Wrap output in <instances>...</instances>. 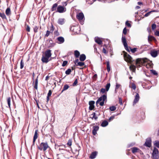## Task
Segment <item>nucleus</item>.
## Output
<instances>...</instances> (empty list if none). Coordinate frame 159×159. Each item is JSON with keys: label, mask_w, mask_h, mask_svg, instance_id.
<instances>
[{"label": "nucleus", "mask_w": 159, "mask_h": 159, "mask_svg": "<svg viewBox=\"0 0 159 159\" xmlns=\"http://www.w3.org/2000/svg\"><path fill=\"white\" fill-rule=\"evenodd\" d=\"M137 48H130V50L132 53H134L137 51Z\"/></svg>", "instance_id": "obj_48"}, {"label": "nucleus", "mask_w": 159, "mask_h": 159, "mask_svg": "<svg viewBox=\"0 0 159 159\" xmlns=\"http://www.w3.org/2000/svg\"><path fill=\"white\" fill-rule=\"evenodd\" d=\"M54 30V27L53 25L52 24L51 26L50 27V31H51L52 32V34L53 33V32Z\"/></svg>", "instance_id": "obj_46"}, {"label": "nucleus", "mask_w": 159, "mask_h": 159, "mask_svg": "<svg viewBox=\"0 0 159 159\" xmlns=\"http://www.w3.org/2000/svg\"><path fill=\"white\" fill-rule=\"evenodd\" d=\"M155 34L156 35L159 36V31H156L155 33Z\"/></svg>", "instance_id": "obj_60"}, {"label": "nucleus", "mask_w": 159, "mask_h": 159, "mask_svg": "<svg viewBox=\"0 0 159 159\" xmlns=\"http://www.w3.org/2000/svg\"><path fill=\"white\" fill-rule=\"evenodd\" d=\"M80 28L78 26H73L71 28V30H72L74 32L78 33H79Z\"/></svg>", "instance_id": "obj_11"}, {"label": "nucleus", "mask_w": 159, "mask_h": 159, "mask_svg": "<svg viewBox=\"0 0 159 159\" xmlns=\"http://www.w3.org/2000/svg\"><path fill=\"white\" fill-rule=\"evenodd\" d=\"M69 88V86L67 84H66L64 85L63 89L61 91V93L63 92L64 91L66 90Z\"/></svg>", "instance_id": "obj_26"}, {"label": "nucleus", "mask_w": 159, "mask_h": 159, "mask_svg": "<svg viewBox=\"0 0 159 159\" xmlns=\"http://www.w3.org/2000/svg\"><path fill=\"white\" fill-rule=\"evenodd\" d=\"M98 152L95 151L92 152L90 155L89 157L91 159L95 158L97 155Z\"/></svg>", "instance_id": "obj_18"}, {"label": "nucleus", "mask_w": 159, "mask_h": 159, "mask_svg": "<svg viewBox=\"0 0 159 159\" xmlns=\"http://www.w3.org/2000/svg\"><path fill=\"white\" fill-rule=\"evenodd\" d=\"M131 88L134 90L135 89H136V88L135 84L133 83H131Z\"/></svg>", "instance_id": "obj_45"}, {"label": "nucleus", "mask_w": 159, "mask_h": 159, "mask_svg": "<svg viewBox=\"0 0 159 159\" xmlns=\"http://www.w3.org/2000/svg\"><path fill=\"white\" fill-rule=\"evenodd\" d=\"M108 124V122L107 120H105L102 122L101 125L103 127H105L107 126Z\"/></svg>", "instance_id": "obj_22"}, {"label": "nucleus", "mask_w": 159, "mask_h": 159, "mask_svg": "<svg viewBox=\"0 0 159 159\" xmlns=\"http://www.w3.org/2000/svg\"><path fill=\"white\" fill-rule=\"evenodd\" d=\"M76 17L79 20H82L84 18V16L82 12H80L77 15Z\"/></svg>", "instance_id": "obj_14"}, {"label": "nucleus", "mask_w": 159, "mask_h": 159, "mask_svg": "<svg viewBox=\"0 0 159 159\" xmlns=\"http://www.w3.org/2000/svg\"><path fill=\"white\" fill-rule=\"evenodd\" d=\"M110 83H107L106 86V92H107L108 90H109V89L110 88Z\"/></svg>", "instance_id": "obj_36"}, {"label": "nucleus", "mask_w": 159, "mask_h": 159, "mask_svg": "<svg viewBox=\"0 0 159 159\" xmlns=\"http://www.w3.org/2000/svg\"><path fill=\"white\" fill-rule=\"evenodd\" d=\"M92 116H93L92 117V119H94L95 120H96L98 119V117L96 115V113L95 112H93L91 114Z\"/></svg>", "instance_id": "obj_33"}, {"label": "nucleus", "mask_w": 159, "mask_h": 159, "mask_svg": "<svg viewBox=\"0 0 159 159\" xmlns=\"http://www.w3.org/2000/svg\"><path fill=\"white\" fill-rule=\"evenodd\" d=\"M67 144L69 146H70L71 145L72 141L70 139L68 140V141L67 143Z\"/></svg>", "instance_id": "obj_51"}, {"label": "nucleus", "mask_w": 159, "mask_h": 159, "mask_svg": "<svg viewBox=\"0 0 159 159\" xmlns=\"http://www.w3.org/2000/svg\"><path fill=\"white\" fill-rule=\"evenodd\" d=\"M150 54L152 57H156L158 55V51H152L151 52Z\"/></svg>", "instance_id": "obj_19"}, {"label": "nucleus", "mask_w": 159, "mask_h": 159, "mask_svg": "<svg viewBox=\"0 0 159 159\" xmlns=\"http://www.w3.org/2000/svg\"><path fill=\"white\" fill-rule=\"evenodd\" d=\"M24 63L23 62V59H21L20 62V68L22 69L24 67Z\"/></svg>", "instance_id": "obj_41"}, {"label": "nucleus", "mask_w": 159, "mask_h": 159, "mask_svg": "<svg viewBox=\"0 0 159 159\" xmlns=\"http://www.w3.org/2000/svg\"><path fill=\"white\" fill-rule=\"evenodd\" d=\"M139 94L138 93H136V95L134 99V100L133 102V105H134L137 102H138L139 99Z\"/></svg>", "instance_id": "obj_13"}, {"label": "nucleus", "mask_w": 159, "mask_h": 159, "mask_svg": "<svg viewBox=\"0 0 159 159\" xmlns=\"http://www.w3.org/2000/svg\"><path fill=\"white\" fill-rule=\"evenodd\" d=\"M124 57L125 61H126L128 62H131L132 61V58L126 52L124 53Z\"/></svg>", "instance_id": "obj_6"}, {"label": "nucleus", "mask_w": 159, "mask_h": 159, "mask_svg": "<svg viewBox=\"0 0 159 159\" xmlns=\"http://www.w3.org/2000/svg\"><path fill=\"white\" fill-rule=\"evenodd\" d=\"M49 42L51 44V46L53 47L55 45V43H53V41L52 39L49 40Z\"/></svg>", "instance_id": "obj_44"}, {"label": "nucleus", "mask_w": 159, "mask_h": 159, "mask_svg": "<svg viewBox=\"0 0 159 159\" xmlns=\"http://www.w3.org/2000/svg\"><path fill=\"white\" fill-rule=\"evenodd\" d=\"M68 62L66 61H63L62 64V66H66Z\"/></svg>", "instance_id": "obj_50"}, {"label": "nucleus", "mask_w": 159, "mask_h": 159, "mask_svg": "<svg viewBox=\"0 0 159 159\" xmlns=\"http://www.w3.org/2000/svg\"><path fill=\"white\" fill-rule=\"evenodd\" d=\"M116 108V107L115 106H112L110 107H109V109L111 111H115Z\"/></svg>", "instance_id": "obj_35"}, {"label": "nucleus", "mask_w": 159, "mask_h": 159, "mask_svg": "<svg viewBox=\"0 0 159 159\" xmlns=\"http://www.w3.org/2000/svg\"><path fill=\"white\" fill-rule=\"evenodd\" d=\"M96 0H87L86 1V2L88 3V4L91 5L92 4L93 2L95 1Z\"/></svg>", "instance_id": "obj_34"}, {"label": "nucleus", "mask_w": 159, "mask_h": 159, "mask_svg": "<svg viewBox=\"0 0 159 159\" xmlns=\"http://www.w3.org/2000/svg\"><path fill=\"white\" fill-rule=\"evenodd\" d=\"M38 76L37 77L36 79L35 80L34 83V88L36 89H37L38 88Z\"/></svg>", "instance_id": "obj_30"}, {"label": "nucleus", "mask_w": 159, "mask_h": 159, "mask_svg": "<svg viewBox=\"0 0 159 159\" xmlns=\"http://www.w3.org/2000/svg\"><path fill=\"white\" fill-rule=\"evenodd\" d=\"M93 130L92 131L93 134L94 135H95L97 134V132L98 130L99 129V127L98 126H94L93 127Z\"/></svg>", "instance_id": "obj_16"}, {"label": "nucleus", "mask_w": 159, "mask_h": 159, "mask_svg": "<svg viewBox=\"0 0 159 159\" xmlns=\"http://www.w3.org/2000/svg\"><path fill=\"white\" fill-rule=\"evenodd\" d=\"M66 11V7L61 5H59L57 8L56 12L60 13H62L65 12Z\"/></svg>", "instance_id": "obj_8"}, {"label": "nucleus", "mask_w": 159, "mask_h": 159, "mask_svg": "<svg viewBox=\"0 0 159 159\" xmlns=\"http://www.w3.org/2000/svg\"><path fill=\"white\" fill-rule=\"evenodd\" d=\"M64 39L62 37H59L56 39V42L59 44L62 43L64 42Z\"/></svg>", "instance_id": "obj_10"}, {"label": "nucleus", "mask_w": 159, "mask_h": 159, "mask_svg": "<svg viewBox=\"0 0 159 159\" xmlns=\"http://www.w3.org/2000/svg\"><path fill=\"white\" fill-rule=\"evenodd\" d=\"M107 94H104L100 97L97 100L96 102V105H97L99 102L102 101V102L99 103V105L101 106H103L104 103V101L107 99Z\"/></svg>", "instance_id": "obj_3"}, {"label": "nucleus", "mask_w": 159, "mask_h": 159, "mask_svg": "<svg viewBox=\"0 0 159 159\" xmlns=\"http://www.w3.org/2000/svg\"><path fill=\"white\" fill-rule=\"evenodd\" d=\"M107 71L108 72H109L110 70V62L109 61L107 62Z\"/></svg>", "instance_id": "obj_29"}, {"label": "nucleus", "mask_w": 159, "mask_h": 159, "mask_svg": "<svg viewBox=\"0 0 159 159\" xmlns=\"http://www.w3.org/2000/svg\"><path fill=\"white\" fill-rule=\"evenodd\" d=\"M107 92H106V90L104 88H102L101 89L100 93H105V94H106Z\"/></svg>", "instance_id": "obj_40"}, {"label": "nucleus", "mask_w": 159, "mask_h": 159, "mask_svg": "<svg viewBox=\"0 0 159 159\" xmlns=\"http://www.w3.org/2000/svg\"><path fill=\"white\" fill-rule=\"evenodd\" d=\"M119 103L120 104V105H122V100L120 98H119Z\"/></svg>", "instance_id": "obj_61"}, {"label": "nucleus", "mask_w": 159, "mask_h": 159, "mask_svg": "<svg viewBox=\"0 0 159 159\" xmlns=\"http://www.w3.org/2000/svg\"><path fill=\"white\" fill-rule=\"evenodd\" d=\"M74 55L76 58H78L80 55V53L78 50H75L74 51Z\"/></svg>", "instance_id": "obj_28"}, {"label": "nucleus", "mask_w": 159, "mask_h": 159, "mask_svg": "<svg viewBox=\"0 0 159 159\" xmlns=\"http://www.w3.org/2000/svg\"><path fill=\"white\" fill-rule=\"evenodd\" d=\"M154 145L159 148V141H156L154 143Z\"/></svg>", "instance_id": "obj_43"}, {"label": "nucleus", "mask_w": 159, "mask_h": 159, "mask_svg": "<svg viewBox=\"0 0 159 159\" xmlns=\"http://www.w3.org/2000/svg\"><path fill=\"white\" fill-rule=\"evenodd\" d=\"M95 102L93 101H90L89 102V109L90 110H93L94 108V104Z\"/></svg>", "instance_id": "obj_12"}, {"label": "nucleus", "mask_w": 159, "mask_h": 159, "mask_svg": "<svg viewBox=\"0 0 159 159\" xmlns=\"http://www.w3.org/2000/svg\"><path fill=\"white\" fill-rule=\"evenodd\" d=\"M51 50H48L45 51V56L42 57L41 60L43 62L47 63L49 61V58L51 56Z\"/></svg>", "instance_id": "obj_1"}, {"label": "nucleus", "mask_w": 159, "mask_h": 159, "mask_svg": "<svg viewBox=\"0 0 159 159\" xmlns=\"http://www.w3.org/2000/svg\"><path fill=\"white\" fill-rule=\"evenodd\" d=\"M125 25H127L128 27H131V25L128 22V21H126L125 22Z\"/></svg>", "instance_id": "obj_54"}, {"label": "nucleus", "mask_w": 159, "mask_h": 159, "mask_svg": "<svg viewBox=\"0 0 159 159\" xmlns=\"http://www.w3.org/2000/svg\"><path fill=\"white\" fill-rule=\"evenodd\" d=\"M148 59L146 58H139L136 59V64L138 66H141V65H145V63L147 62Z\"/></svg>", "instance_id": "obj_2"}, {"label": "nucleus", "mask_w": 159, "mask_h": 159, "mask_svg": "<svg viewBox=\"0 0 159 159\" xmlns=\"http://www.w3.org/2000/svg\"><path fill=\"white\" fill-rule=\"evenodd\" d=\"M26 30L28 32H29L30 31V28L29 27V26L28 25H27V27L26 28Z\"/></svg>", "instance_id": "obj_58"}, {"label": "nucleus", "mask_w": 159, "mask_h": 159, "mask_svg": "<svg viewBox=\"0 0 159 159\" xmlns=\"http://www.w3.org/2000/svg\"><path fill=\"white\" fill-rule=\"evenodd\" d=\"M52 93V92L51 90H50L48 92V93L47 96H50L51 95Z\"/></svg>", "instance_id": "obj_59"}, {"label": "nucleus", "mask_w": 159, "mask_h": 159, "mask_svg": "<svg viewBox=\"0 0 159 159\" xmlns=\"http://www.w3.org/2000/svg\"><path fill=\"white\" fill-rule=\"evenodd\" d=\"M120 85L119 84H117L116 85V89H118L120 87Z\"/></svg>", "instance_id": "obj_63"}, {"label": "nucleus", "mask_w": 159, "mask_h": 159, "mask_svg": "<svg viewBox=\"0 0 159 159\" xmlns=\"http://www.w3.org/2000/svg\"><path fill=\"white\" fill-rule=\"evenodd\" d=\"M95 42L99 45L102 44V41L101 39L98 37H95L94 39Z\"/></svg>", "instance_id": "obj_17"}, {"label": "nucleus", "mask_w": 159, "mask_h": 159, "mask_svg": "<svg viewBox=\"0 0 159 159\" xmlns=\"http://www.w3.org/2000/svg\"><path fill=\"white\" fill-rule=\"evenodd\" d=\"M151 73L155 75H157V73L156 71L153 70H151Z\"/></svg>", "instance_id": "obj_47"}, {"label": "nucleus", "mask_w": 159, "mask_h": 159, "mask_svg": "<svg viewBox=\"0 0 159 159\" xmlns=\"http://www.w3.org/2000/svg\"><path fill=\"white\" fill-rule=\"evenodd\" d=\"M156 24H153L152 25V30H154L156 28Z\"/></svg>", "instance_id": "obj_55"}, {"label": "nucleus", "mask_w": 159, "mask_h": 159, "mask_svg": "<svg viewBox=\"0 0 159 159\" xmlns=\"http://www.w3.org/2000/svg\"><path fill=\"white\" fill-rule=\"evenodd\" d=\"M78 83V80H77V79H75V81H74L73 84V85L74 86H75V85H76V84H77Z\"/></svg>", "instance_id": "obj_57"}, {"label": "nucleus", "mask_w": 159, "mask_h": 159, "mask_svg": "<svg viewBox=\"0 0 159 159\" xmlns=\"http://www.w3.org/2000/svg\"><path fill=\"white\" fill-rule=\"evenodd\" d=\"M64 23V19L59 18L58 21V23L59 24L62 25Z\"/></svg>", "instance_id": "obj_23"}, {"label": "nucleus", "mask_w": 159, "mask_h": 159, "mask_svg": "<svg viewBox=\"0 0 159 159\" xmlns=\"http://www.w3.org/2000/svg\"><path fill=\"white\" fill-rule=\"evenodd\" d=\"M48 147L49 146L47 142H42L40 144L38 148L39 150L45 151Z\"/></svg>", "instance_id": "obj_4"}, {"label": "nucleus", "mask_w": 159, "mask_h": 159, "mask_svg": "<svg viewBox=\"0 0 159 159\" xmlns=\"http://www.w3.org/2000/svg\"><path fill=\"white\" fill-rule=\"evenodd\" d=\"M132 151V152L134 153L135 152H139L140 150L136 147H133L131 148Z\"/></svg>", "instance_id": "obj_21"}, {"label": "nucleus", "mask_w": 159, "mask_h": 159, "mask_svg": "<svg viewBox=\"0 0 159 159\" xmlns=\"http://www.w3.org/2000/svg\"><path fill=\"white\" fill-rule=\"evenodd\" d=\"M157 12V11L156 10H152L151 11H149L146 13V14H145V15H144V16L145 17H147L150 15L151 12Z\"/></svg>", "instance_id": "obj_32"}, {"label": "nucleus", "mask_w": 159, "mask_h": 159, "mask_svg": "<svg viewBox=\"0 0 159 159\" xmlns=\"http://www.w3.org/2000/svg\"><path fill=\"white\" fill-rule=\"evenodd\" d=\"M86 58L85 55L84 54H82L80 57V60L81 61H84Z\"/></svg>", "instance_id": "obj_20"}, {"label": "nucleus", "mask_w": 159, "mask_h": 159, "mask_svg": "<svg viewBox=\"0 0 159 159\" xmlns=\"http://www.w3.org/2000/svg\"><path fill=\"white\" fill-rule=\"evenodd\" d=\"M38 27L37 26H35L34 28V32L36 33L38 32Z\"/></svg>", "instance_id": "obj_49"}, {"label": "nucleus", "mask_w": 159, "mask_h": 159, "mask_svg": "<svg viewBox=\"0 0 159 159\" xmlns=\"http://www.w3.org/2000/svg\"><path fill=\"white\" fill-rule=\"evenodd\" d=\"M152 159H159V151L158 149L156 148H154L152 154Z\"/></svg>", "instance_id": "obj_5"}, {"label": "nucleus", "mask_w": 159, "mask_h": 159, "mask_svg": "<svg viewBox=\"0 0 159 159\" xmlns=\"http://www.w3.org/2000/svg\"><path fill=\"white\" fill-rule=\"evenodd\" d=\"M0 16L3 19H6V17L4 13H0Z\"/></svg>", "instance_id": "obj_37"}, {"label": "nucleus", "mask_w": 159, "mask_h": 159, "mask_svg": "<svg viewBox=\"0 0 159 159\" xmlns=\"http://www.w3.org/2000/svg\"><path fill=\"white\" fill-rule=\"evenodd\" d=\"M122 41L123 43V45H124V46L125 47V48L126 50L128 52H129V50L128 48V45L127 43L126 42V38L125 36H123V35H122Z\"/></svg>", "instance_id": "obj_7"}, {"label": "nucleus", "mask_w": 159, "mask_h": 159, "mask_svg": "<svg viewBox=\"0 0 159 159\" xmlns=\"http://www.w3.org/2000/svg\"><path fill=\"white\" fill-rule=\"evenodd\" d=\"M103 52L104 53H106V50L104 48H103Z\"/></svg>", "instance_id": "obj_64"}, {"label": "nucleus", "mask_w": 159, "mask_h": 159, "mask_svg": "<svg viewBox=\"0 0 159 159\" xmlns=\"http://www.w3.org/2000/svg\"><path fill=\"white\" fill-rule=\"evenodd\" d=\"M126 33H127V30H126V27H125L123 30V34H126Z\"/></svg>", "instance_id": "obj_53"}, {"label": "nucleus", "mask_w": 159, "mask_h": 159, "mask_svg": "<svg viewBox=\"0 0 159 159\" xmlns=\"http://www.w3.org/2000/svg\"><path fill=\"white\" fill-rule=\"evenodd\" d=\"M71 71V70L70 69H68L65 71V73L67 75H69Z\"/></svg>", "instance_id": "obj_38"}, {"label": "nucleus", "mask_w": 159, "mask_h": 159, "mask_svg": "<svg viewBox=\"0 0 159 159\" xmlns=\"http://www.w3.org/2000/svg\"><path fill=\"white\" fill-rule=\"evenodd\" d=\"M84 65V62H79L77 63V66H82Z\"/></svg>", "instance_id": "obj_42"}, {"label": "nucleus", "mask_w": 159, "mask_h": 159, "mask_svg": "<svg viewBox=\"0 0 159 159\" xmlns=\"http://www.w3.org/2000/svg\"><path fill=\"white\" fill-rule=\"evenodd\" d=\"M52 34V32L51 31L49 30H47L46 32V34L45 35V37H48L49 36V35L50 34Z\"/></svg>", "instance_id": "obj_39"}, {"label": "nucleus", "mask_w": 159, "mask_h": 159, "mask_svg": "<svg viewBox=\"0 0 159 159\" xmlns=\"http://www.w3.org/2000/svg\"><path fill=\"white\" fill-rule=\"evenodd\" d=\"M54 34L56 36H58L59 35V33L57 30L55 31L54 32Z\"/></svg>", "instance_id": "obj_52"}, {"label": "nucleus", "mask_w": 159, "mask_h": 159, "mask_svg": "<svg viewBox=\"0 0 159 159\" xmlns=\"http://www.w3.org/2000/svg\"><path fill=\"white\" fill-rule=\"evenodd\" d=\"M152 140L151 138H148L146 139L144 145L148 147H150L151 146Z\"/></svg>", "instance_id": "obj_9"}, {"label": "nucleus", "mask_w": 159, "mask_h": 159, "mask_svg": "<svg viewBox=\"0 0 159 159\" xmlns=\"http://www.w3.org/2000/svg\"><path fill=\"white\" fill-rule=\"evenodd\" d=\"M62 5H63V6H66L67 5V2H63L62 3Z\"/></svg>", "instance_id": "obj_62"}, {"label": "nucleus", "mask_w": 159, "mask_h": 159, "mask_svg": "<svg viewBox=\"0 0 159 159\" xmlns=\"http://www.w3.org/2000/svg\"><path fill=\"white\" fill-rule=\"evenodd\" d=\"M114 118H115V116H111L109 119V121H110L111 120H113L114 119Z\"/></svg>", "instance_id": "obj_56"}, {"label": "nucleus", "mask_w": 159, "mask_h": 159, "mask_svg": "<svg viewBox=\"0 0 159 159\" xmlns=\"http://www.w3.org/2000/svg\"><path fill=\"white\" fill-rule=\"evenodd\" d=\"M58 4L57 3L53 4L51 9L52 11H53L56 10L57 8Z\"/></svg>", "instance_id": "obj_24"}, {"label": "nucleus", "mask_w": 159, "mask_h": 159, "mask_svg": "<svg viewBox=\"0 0 159 159\" xmlns=\"http://www.w3.org/2000/svg\"><path fill=\"white\" fill-rule=\"evenodd\" d=\"M7 102L9 108H10L11 98L8 97L7 99Z\"/></svg>", "instance_id": "obj_31"}, {"label": "nucleus", "mask_w": 159, "mask_h": 159, "mask_svg": "<svg viewBox=\"0 0 159 159\" xmlns=\"http://www.w3.org/2000/svg\"><path fill=\"white\" fill-rule=\"evenodd\" d=\"M129 68L133 72H134L136 69V66L134 65H131L129 66Z\"/></svg>", "instance_id": "obj_27"}, {"label": "nucleus", "mask_w": 159, "mask_h": 159, "mask_svg": "<svg viewBox=\"0 0 159 159\" xmlns=\"http://www.w3.org/2000/svg\"><path fill=\"white\" fill-rule=\"evenodd\" d=\"M38 130H36L34 136L32 145H34L35 142L38 137Z\"/></svg>", "instance_id": "obj_15"}, {"label": "nucleus", "mask_w": 159, "mask_h": 159, "mask_svg": "<svg viewBox=\"0 0 159 159\" xmlns=\"http://www.w3.org/2000/svg\"><path fill=\"white\" fill-rule=\"evenodd\" d=\"M5 13L7 15L9 16L11 14V11L10 8H7L5 11Z\"/></svg>", "instance_id": "obj_25"}]
</instances>
